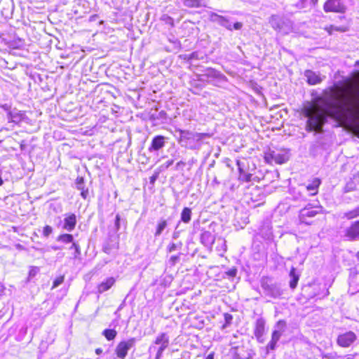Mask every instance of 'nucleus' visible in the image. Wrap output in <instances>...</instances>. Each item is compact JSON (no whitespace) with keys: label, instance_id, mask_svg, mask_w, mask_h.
Instances as JSON below:
<instances>
[{"label":"nucleus","instance_id":"1","mask_svg":"<svg viewBox=\"0 0 359 359\" xmlns=\"http://www.w3.org/2000/svg\"><path fill=\"white\" fill-rule=\"evenodd\" d=\"M359 113V86L350 80L348 86L337 91L334 87L323 90L312 103H307L302 109V114L307 118L306 130L320 133L323 128L331 118L337 121L353 118Z\"/></svg>","mask_w":359,"mask_h":359},{"label":"nucleus","instance_id":"2","mask_svg":"<svg viewBox=\"0 0 359 359\" xmlns=\"http://www.w3.org/2000/svg\"><path fill=\"white\" fill-rule=\"evenodd\" d=\"M179 133L178 143L183 147L191 150L198 149L200 147L198 143L205 137H208V133H194L187 130L177 129Z\"/></svg>","mask_w":359,"mask_h":359},{"label":"nucleus","instance_id":"3","mask_svg":"<svg viewBox=\"0 0 359 359\" xmlns=\"http://www.w3.org/2000/svg\"><path fill=\"white\" fill-rule=\"evenodd\" d=\"M269 22L273 29L283 34H287L293 29V22L284 16L273 15Z\"/></svg>","mask_w":359,"mask_h":359},{"label":"nucleus","instance_id":"4","mask_svg":"<svg viewBox=\"0 0 359 359\" xmlns=\"http://www.w3.org/2000/svg\"><path fill=\"white\" fill-rule=\"evenodd\" d=\"M261 287L264 290L266 295L273 298H278L283 294V291L280 285L273 283L272 280L268 277H263L262 278Z\"/></svg>","mask_w":359,"mask_h":359},{"label":"nucleus","instance_id":"5","mask_svg":"<svg viewBox=\"0 0 359 359\" xmlns=\"http://www.w3.org/2000/svg\"><path fill=\"white\" fill-rule=\"evenodd\" d=\"M169 345V337L166 333H161L154 341V345H151L149 352L156 351L155 359H160L163 352Z\"/></svg>","mask_w":359,"mask_h":359},{"label":"nucleus","instance_id":"6","mask_svg":"<svg viewBox=\"0 0 359 359\" xmlns=\"http://www.w3.org/2000/svg\"><path fill=\"white\" fill-rule=\"evenodd\" d=\"M209 19L211 22L217 23L218 25L224 27L229 30H233V29L239 30L242 28L243 24L241 22H236L232 26L229 20L222 15H219L215 13L211 12L209 14Z\"/></svg>","mask_w":359,"mask_h":359},{"label":"nucleus","instance_id":"7","mask_svg":"<svg viewBox=\"0 0 359 359\" xmlns=\"http://www.w3.org/2000/svg\"><path fill=\"white\" fill-rule=\"evenodd\" d=\"M345 241L353 242L359 241V219L351 222L350 226L343 231Z\"/></svg>","mask_w":359,"mask_h":359},{"label":"nucleus","instance_id":"8","mask_svg":"<svg viewBox=\"0 0 359 359\" xmlns=\"http://www.w3.org/2000/svg\"><path fill=\"white\" fill-rule=\"evenodd\" d=\"M136 341V338L132 337L127 341H122L118 343L115 350L117 357L124 359L128 354V351L135 346Z\"/></svg>","mask_w":359,"mask_h":359},{"label":"nucleus","instance_id":"9","mask_svg":"<svg viewBox=\"0 0 359 359\" xmlns=\"http://www.w3.org/2000/svg\"><path fill=\"white\" fill-rule=\"evenodd\" d=\"M325 12L343 13L346 11L344 0H327L323 6Z\"/></svg>","mask_w":359,"mask_h":359},{"label":"nucleus","instance_id":"10","mask_svg":"<svg viewBox=\"0 0 359 359\" xmlns=\"http://www.w3.org/2000/svg\"><path fill=\"white\" fill-rule=\"evenodd\" d=\"M264 158L269 163L275 162L277 164H283L288 161L289 157L286 153L270 151L265 154Z\"/></svg>","mask_w":359,"mask_h":359},{"label":"nucleus","instance_id":"11","mask_svg":"<svg viewBox=\"0 0 359 359\" xmlns=\"http://www.w3.org/2000/svg\"><path fill=\"white\" fill-rule=\"evenodd\" d=\"M356 339V336L353 332H347L339 335L337 338V344L342 347H348Z\"/></svg>","mask_w":359,"mask_h":359},{"label":"nucleus","instance_id":"12","mask_svg":"<svg viewBox=\"0 0 359 359\" xmlns=\"http://www.w3.org/2000/svg\"><path fill=\"white\" fill-rule=\"evenodd\" d=\"M168 138L163 135H156L152 140L148 148L149 152L157 151L165 147Z\"/></svg>","mask_w":359,"mask_h":359},{"label":"nucleus","instance_id":"13","mask_svg":"<svg viewBox=\"0 0 359 359\" xmlns=\"http://www.w3.org/2000/svg\"><path fill=\"white\" fill-rule=\"evenodd\" d=\"M25 117L23 111L14 109L7 114V119L9 123L15 124L20 123Z\"/></svg>","mask_w":359,"mask_h":359},{"label":"nucleus","instance_id":"14","mask_svg":"<svg viewBox=\"0 0 359 359\" xmlns=\"http://www.w3.org/2000/svg\"><path fill=\"white\" fill-rule=\"evenodd\" d=\"M265 331V320L262 318L257 319L255 325L254 334L259 341H262V337Z\"/></svg>","mask_w":359,"mask_h":359},{"label":"nucleus","instance_id":"15","mask_svg":"<svg viewBox=\"0 0 359 359\" xmlns=\"http://www.w3.org/2000/svg\"><path fill=\"white\" fill-rule=\"evenodd\" d=\"M305 76L307 79V82L310 85H316L323 81V80L325 78V76H320V75L315 72L311 70H306L304 74Z\"/></svg>","mask_w":359,"mask_h":359},{"label":"nucleus","instance_id":"16","mask_svg":"<svg viewBox=\"0 0 359 359\" xmlns=\"http://www.w3.org/2000/svg\"><path fill=\"white\" fill-rule=\"evenodd\" d=\"M321 184V180L318 178H313L309 183L304 187L309 193L310 196H314L318 194V187Z\"/></svg>","mask_w":359,"mask_h":359},{"label":"nucleus","instance_id":"17","mask_svg":"<svg viewBox=\"0 0 359 359\" xmlns=\"http://www.w3.org/2000/svg\"><path fill=\"white\" fill-rule=\"evenodd\" d=\"M76 224V217L74 214H70L64 219L63 229L67 231H72L74 229Z\"/></svg>","mask_w":359,"mask_h":359},{"label":"nucleus","instance_id":"18","mask_svg":"<svg viewBox=\"0 0 359 359\" xmlns=\"http://www.w3.org/2000/svg\"><path fill=\"white\" fill-rule=\"evenodd\" d=\"M286 327V323L284 320H279L276 325V330L272 333L271 339L278 341Z\"/></svg>","mask_w":359,"mask_h":359},{"label":"nucleus","instance_id":"19","mask_svg":"<svg viewBox=\"0 0 359 359\" xmlns=\"http://www.w3.org/2000/svg\"><path fill=\"white\" fill-rule=\"evenodd\" d=\"M289 277L290 278L289 282L290 287L292 290H294L297 286L300 273L297 271L296 268L292 266L290 269Z\"/></svg>","mask_w":359,"mask_h":359},{"label":"nucleus","instance_id":"20","mask_svg":"<svg viewBox=\"0 0 359 359\" xmlns=\"http://www.w3.org/2000/svg\"><path fill=\"white\" fill-rule=\"evenodd\" d=\"M115 278L113 277H110L106 279L105 281L102 282L97 286V292L99 293H102L105 291L109 290L115 283Z\"/></svg>","mask_w":359,"mask_h":359},{"label":"nucleus","instance_id":"21","mask_svg":"<svg viewBox=\"0 0 359 359\" xmlns=\"http://www.w3.org/2000/svg\"><path fill=\"white\" fill-rule=\"evenodd\" d=\"M318 212V210H315L313 208H304L299 212V218L301 221L304 222L305 217H315Z\"/></svg>","mask_w":359,"mask_h":359},{"label":"nucleus","instance_id":"22","mask_svg":"<svg viewBox=\"0 0 359 359\" xmlns=\"http://www.w3.org/2000/svg\"><path fill=\"white\" fill-rule=\"evenodd\" d=\"M203 76L207 77L208 79H217L219 80H222L225 78V76L219 72L212 68L205 69V74Z\"/></svg>","mask_w":359,"mask_h":359},{"label":"nucleus","instance_id":"23","mask_svg":"<svg viewBox=\"0 0 359 359\" xmlns=\"http://www.w3.org/2000/svg\"><path fill=\"white\" fill-rule=\"evenodd\" d=\"M184 5L188 8H200L206 6V0H184Z\"/></svg>","mask_w":359,"mask_h":359},{"label":"nucleus","instance_id":"24","mask_svg":"<svg viewBox=\"0 0 359 359\" xmlns=\"http://www.w3.org/2000/svg\"><path fill=\"white\" fill-rule=\"evenodd\" d=\"M251 358L250 353L245 354V351L243 349L239 351L238 348H233V359H250Z\"/></svg>","mask_w":359,"mask_h":359},{"label":"nucleus","instance_id":"25","mask_svg":"<svg viewBox=\"0 0 359 359\" xmlns=\"http://www.w3.org/2000/svg\"><path fill=\"white\" fill-rule=\"evenodd\" d=\"M191 210L189 208H184L181 213V221L184 223H189L191 219Z\"/></svg>","mask_w":359,"mask_h":359},{"label":"nucleus","instance_id":"26","mask_svg":"<svg viewBox=\"0 0 359 359\" xmlns=\"http://www.w3.org/2000/svg\"><path fill=\"white\" fill-rule=\"evenodd\" d=\"M358 217H359V205L350 211L344 212L343 216L344 218L347 219H352Z\"/></svg>","mask_w":359,"mask_h":359},{"label":"nucleus","instance_id":"27","mask_svg":"<svg viewBox=\"0 0 359 359\" xmlns=\"http://www.w3.org/2000/svg\"><path fill=\"white\" fill-rule=\"evenodd\" d=\"M57 241L59 242L64 243H74L73 242L74 237L72 234L65 233V234L60 235L57 237Z\"/></svg>","mask_w":359,"mask_h":359},{"label":"nucleus","instance_id":"28","mask_svg":"<svg viewBox=\"0 0 359 359\" xmlns=\"http://www.w3.org/2000/svg\"><path fill=\"white\" fill-rule=\"evenodd\" d=\"M102 334L107 340L111 341L116 337L117 332L112 329H106L103 331Z\"/></svg>","mask_w":359,"mask_h":359},{"label":"nucleus","instance_id":"29","mask_svg":"<svg viewBox=\"0 0 359 359\" xmlns=\"http://www.w3.org/2000/svg\"><path fill=\"white\" fill-rule=\"evenodd\" d=\"M166 220H161L157 225L156 230L154 233L155 237L159 236L162 233L163 231L166 228Z\"/></svg>","mask_w":359,"mask_h":359},{"label":"nucleus","instance_id":"30","mask_svg":"<svg viewBox=\"0 0 359 359\" xmlns=\"http://www.w3.org/2000/svg\"><path fill=\"white\" fill-rule=\"evenodd\" d=\"M201 241H202L203 243L207 242V243H213V238H212V236L211 233H210L208 231H205L203 233H202V235H201Z\"/></svg>","mask_w":359,"mask_h":359},{"label":"nucleus","instance_id":"31","mask_svg":"<svg viewBox=\"0 0 359 359\" xmlns=\"http://www.w3.org/2000/svg\"><path fill=\"white\" fill-rule=\"evenodd\" d=\"M182 247V243H170L168 245L167 247V250L169 252H174L178 249H180Z\"/></svg>","mask_w":359,"mask_h":359},{"label":"nucleus","instance_id":"32","mask_svg":"<svg viewBox=\"0 0 359 359\" xmlns=\"http://www.w3.org/2000/svg\"><path fill=\"white\" fill-rule=\"evenodd\" d=\"M252 177V174L245 172V173L239 175L238 179L241 181L249 182L251 181Z\"/></svg>","mask_w":359,"mask_h":359},{"label":"nucleus","instance_id":"33","mask_svg":"<svg viewBox=\"0 0 359 359\" xmlns=\"http://www.w3.org/2000/svg\"><path fill=\"white\" fill-rule=\"evenodd\" d=\"M161 20L163 21H164L166 24L170 25L171 27H174V25H174V20L171 17H170V16H168L167 15H163L161 17Z\"/></svg>","mask_w":359,"mask_h":359},{"label":"nucleus","instance_id":"34","mask_svg":"<svg viewBox=\"0 0 359 359\" xmlns=\"http://www.w3.org/2000/svg\"><path fill=\"white\" fill-rule=\"evenodd\" d=\"M64 281V276H60L57 277L54 281L52 286V289L56 288L60 285H61Z\"/></svg>","mask_w":359,"mask_h":359},{"label":"nucleus","instance_id":"35","mask_svg":"<svg viewBox=\"0 0 359 359\" xmlns=\"http://www.w3.org/2000/svg\"><path fill=\"white\" fill-rule=\"evenodd\" d=\"M72 247H74V257L75 259H76L81 255L80 247H79V244H77L76 243H72Z\"/></svg>","mask_w":359,"mask_h":359},{"label":"nucleus","instance_id":"36","mask_svg":"<svg viewBox=\"0 0 359 359\" xmlns=\"http://www.w3.org/2000/svg\"><path fill=\"white\" fill-rule=\"evenodd\" d=\"M76 188L79 190H83L84 189V180L83 177H78L76 180Z\"/></svg>","mask_w":359,"mask_h":359},{"label":"nucleus","instance_id":"37","mask_svg":"<svg viewBox=\"0 0 359 359\" xmlns=\"http://www.w3.org/2000/svg\"><path fill=\"white\" fill-rule=\"evenodd\" d=\"M53 232V228L50 226L46 225L44 226L43 230V235L45 237L49 236L50 234H51Z\"/></svg>","mask_w":359,"mask_h":359},{"label":"nucleus","instance_id":"38","mask_svg":"<svg viewBox=\"0 0 359 359\" xmlns=\"http://www.w3.org/2000/svg\"><path fill=\"white\" fill-rule=\"evenodd\" d=\"M224 319L226 321V324L223 325V327H225L231 323L232 316L229 313H224Z\"/></svg>","mask_w":359,"mask_h":359},{"label":"nucleus","instance_id":"39","mask_svg":"<svg viewBox=\"0 0 359 359\" xmlns=\"http://www.w3.org/2000/svg\"><path fill=\"white\" fill-rule=\"evenodd\" d=\"M333 30L339 31V32H345L346 31V29L342 27H334L333 25L330 26V27L329 29H327V31L330 32V34H331L332 31H333Z\"/></svg>","mask_w":359,"mask_h":359},{"label":"nucleus","instance_id":"40","mask_svg":"<svg viewBox=\"0 0 359 359\" xmlns=\"http://www.w3.org/2000/svg\"><path fill=\"white\" fill-rule=\"evenodd\" d=\"M120 222H121V217L118 214L116 215V220H115V228L116 231H118L120 229Z\"/></svg>","mask_w":359,"mask_h":359},{"label":"nucleus","instance_id":"41","mask_svg":"<svg viewBox=\"0 0 359 359\" xmlns=\"http://www.w3.org/2000/svg\"><path fill=\"white\" fill-rule=\"evenodd\" d=\"M0 108L3 109L7 114L11 111V107L8 104H0Z\"/></svg>","mask_w":359,"mask_h":359},{"label":"nucleus","instance_id":"42","mask_svg":"<svg viewBox=\"0 0 359 359\" xmlns=\"http://www.w3.org/2000/svg\"><path fill=\"white\" fill-rule=\"evenodd\" d=\"M185 164L186 163L182 161H179L178 163H177V164L175 165V170H182L183 168L185 166Z\"/></svg>","mask_w":359,"mask_h":359},{"label":"nucleus","instance_id":"43","mask_svg":"<svg viewBox=\"0 0 359 359\" xmlns=\"http://www.w3.org/2000/svg\"><path fill=\"white\" fill-rule=\"evenodd\" d=\"M277 342H278V341H273V339H271V340L270 341V342L269 343V344H268L267 347H268L269 348H270L271 350H273V349H275V348H276V343H277Z\"/></svg>","mask_w":359,"mask_h":359},{"label":"nucleus","instance_id":"44","mask_svg":"<svg viewBox=\"0 0 359 359\" xmlns=\"http://www.w3.org/2000/svg\"><path fill=\"white\" fill-rule=\"evenodd\" d=\"M180 259V256L179 255H174V256H172L170 259V262L172 263V264H175L176 262H177Z\"/></svg>","mask_w":359,"mask_h":359},{"label":"nucleus","instance_id":"45","mask_svg":"<svg viewBox=\"0 0 359 359\" xmlns=\"http://www.w3.org/2000/svg\"><path fill=\"white\" fill-rule=\"evenodd\" d=\"M236 273H237L236 269H231V270L228 271L226 272V274H227L229 276H230V277H234V276H236Z\"/></svg>","mask_w":359,"mask_h":359},{"label":"nucleus","instance_id":"46","mask_svg":"<svg viewBox=\"0 0 359 359\" xmlns=\"http://www.w3.org/2000/svg\"><path fill=\"white\" fill-rule=\"evenodd\" d=\"M81 196H82V198L84 199L87 198V197L88 196V190L83 189V190H81Z\"/></svg>","mask_w":359,"mask_h":359},{"label":"nucleus","instance_id":"47","mask_svg":"<svg viewBox=\"0 0 359 359\" xmlns=\"http://www.w3.org/2000/svg\"><path fill=\"white\" fill-rule=\"evenodd\" d=\"M294 198L295 200H303V201H304V200H305L304 196L302 195V191H299L298 192V195H297V196H294Z\"/></svg>","mask_w":359,"mask_h":359},{"label":"nucleus","instance_id":"48","mask_svg":"<svg viewBox=\"0 0 359 359\" xmlns=\"http://www.w3.org/2000/svg\"><path fill=\"white\" fill-rule=\"evenodd\" d=\"M236 164L238 165V171H239V175L245 173V172L244 171L243 168L241 167V161H237V163Z\"/></svg>","mask_w":359,"mask_h":359},{"label":"nucleus","instance_id":"49","mask_svg":"<svg viewBox=\"0 0 359 359\" xmlns=\"http://www.w3.org/2000/svg\"><path fill=\"white\" fill-rule=\"evenodd\" d=\"M174 163V160H169L165 163L164 166L165 168H168L170 165H172Z\"/></svg>","mask_w":359,"mask_h":359},{"label":"nucleus","instance_id":"50","mask_svg":"<svg viewBox=\"0 0 359 359\" xmlns=\"http://www.w3.org/2000/svg\"><path fill=\"white\" fill-rule=\"evenodd\" d=\"M157 177H158V175H157V174L152 175V176L150 177V182H151V184H154V183L156 182V179H157Z\"/></svg>","mask_w":359,"mask_h":359},{"label":"nucleus","instance_id":"51","mask_svg":"<svg viewBox=\"0 0 359 359\" xmlns=\"http://www.w3.org/2000/svg\"><path fill=\"white\" fill-rule=\"evenodd\" d=\"M38 269L37 268H34L32 269L30 271H29V275L32 276V275H34L37 271H38Z\"/></svg>","mask_w":359,"mask_h":359},{"label":"nucleus","instance_id":"52","mask_svg":"<svg viewBox=\"0 0 359 359\" xmlns=\"http://www.w3.org/2000/svg\"><path fill=\"white\" fill-rule=\"evenodd\" d=\"M344 359H354V355H348L345 356Z\"/></svg>","mask_w":359,"mask_h":359},{"label":"nucleus","instance_id":"53","mask_svg":"<svg viewBox=\"0 0 359 359\" xmlns=\"http://www.w3.org/2000/svg\"><path fill=\"white\" fill-rule=\"evenodd\" d=\"M102 352V350L100 348H98L95 350V353L99 355Z\"/></svg>","mask_w":359,"mask_h":359},{"label":"nucleus","instance_id":"54","mask_svg":"<svg viewBox=\"0 0 359 359\" xmlns=\"http://www.w3.org/2000/svg\"><path fill=\"white\" fill-rule=\"evenodd\" d=\"M172 238L174 239H177L178 238V233L177 232H174V233L172 235Z\"/></svg>","mask_w":359,"mask_h":359},{"label":"nucleus","instance_id":"55","mask_svg":"<svg viewBox=\"0 0 359 359\" xmlns=\"http://www.w3.org/2000/svg\"><path fill=\"white\" fill-rule=\"evenodd\" d=\"M300 1H301V7L304 8V4L306 1V0H300Z\"/></svg>","mask_w":359,"mask_h":359},{"label":"nucleus","instance_id":"56","mask_svg":"<svg viewBox=\"0 0 359 359\" xmlns=\"http://www.w3.org/2000/svg\"><path fill=\"white\" fill-rule=\"evenodd\" d=\"M355 130L359 134V123L355 126Z\"/></svg>","mask_w":359,"mask_h":359},{"label":"nucleus","instance_id":"57","mask_svg":"<svg viewBox=\"0 0 359 359\" xmlns=\"http://www.w3.org/2000/svg\"><path fill=\"white\" fill-rule=\"evenodd\" d=\"M205 359H213V356H212V355L210 354L207 356V358Z\"/></svg>","mask_w":359,"mask_h":359},{"label":"nucleus","instance_id":"58","mask_svg":"<svg viewBox=\"0 0 359 359\" xmlns=\"http://www.w3.org/2000/svg\"><path fill=\"white\" fill-rule=\"evenodd\" d=\"M318 0H311V2L313 4V5H316L317 4Z\"/></svg>","mask_w":359,"mask_h":359},{"label":"nucleus","instance_id":"59","mask_svg":"<svg viewBox=\"0 0 359 359\" xmlns=\"http://www.w3.org/2000/svg\"><path fill=\"white\" fill-rule=\"evenodd\" d=\"M53 249L55 250H60V248L57 247V246H55V247H53Z\"/></svg>","mask_w":359,"mask_h":359},{"label":"nucleus","instance_id":"60","mask_svg":"<svg viewBox=\"0 0 359 359\" xmlns=\"http://www.w3.org/2000/svg\"><path fill=\"white\" fill-rule=\"evenodd\" d=\"M355 67H359V60H357L355 63Z\"/></svg>","mask_w":359,"mask_h":359},{"label":"nucleus","instance_id":"61","mask_svg":"<svg viewBox=\"0 0 359 359\" xmlns=\"http://www.w3.org/2000/svg\"><path fill=\"white\" fill-rule=\"evenodd\" d=\"M356 258L359 261V250L358 251V252L356 253Z\"/></svg>","mask_w":359,"mask_h":359},{"label":"nucleus","instance_id":"62","mask_svg":"<svg viewBox=\"0 0 359 359\" xmlns=\"http://www.w3.org/2000/svg\"><path fill=\"white\" fill-rule=\"evenodd\" d=\"M355 74H356V76H355L359 77V72H357L355 73Z\"/></svg>","mask_w":359,"mask_h":359},{"label":"nucleus","instance_id":"63","mask_svg":"<svg viewBox=\"0 0 359 359\" xmlns=\"http://www.w3.org/2000/svg\"><path fill=\"white\" fill-rule=\"evenodd\" d=\"M195 53H192L191 55V58L194 57Z\"/></svg>","mask_w":359,"mask_h":359},{"label":"nucleus","instance_id":"64","mask_svg":"<svg viewBox=\"0 0 359 359\" xmlns=\"http://www.w3.org/2000/svg\"><path fill=\"white\" fill-rule=\"evenodd\" d=\"M194 163V159H192V161H191V163H189V165H191V163Z\"/></svg>","mask_w":359,"mask_h":359}]
</instances>
